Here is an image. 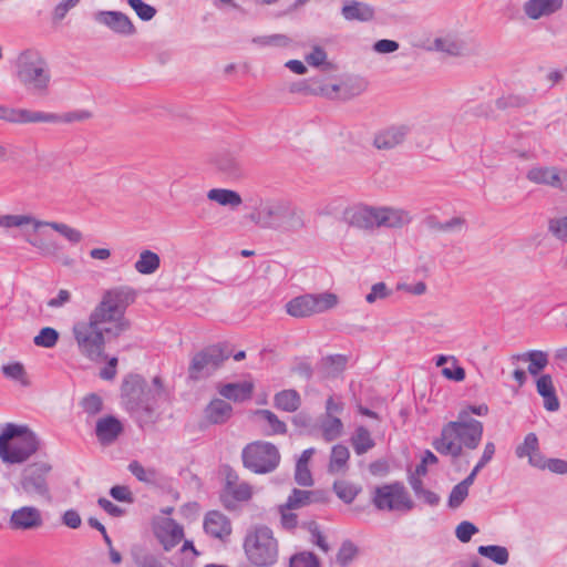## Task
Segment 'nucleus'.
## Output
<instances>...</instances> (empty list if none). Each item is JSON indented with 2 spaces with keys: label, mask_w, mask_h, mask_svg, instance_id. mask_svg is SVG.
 <instances>
[{
  "label": "nucleus",
  "mask_w": 567,
  "mask_h": 567,
  "mask_svg": "<svg viewBox=\"0 0 567 567\" xmlns=\"http://www.w3.org/2000/svg\"><path fill=\"white\" fill-rule=\"evenodd\" d=\"M135 297L136 293L130 286H115L104 291L89 319L73 326L72 332L81 354L90 360L102 358L104 334L118 337L128 330L130 321L124 315Z\"/></svg>",
  "instance_id": "obj_1"
},
{
  "label": "nucleus",
  "mask_w": 567,
  "mask_h": 567,
  "mask_svg": "<svg viewBox=\"0 0 567 567\" xmlns=\"http://www.w3.org/2000/svg\"><path fill=\"white\" fill-rule=\"evenodd\" d=\"M483 423L461 410L455 421L443 425L441 434L433 441V447L442 455L458 458L464 450H476L483 437Z\"/></svg>",
  "instance_id": "obj_2"
},
{
  "label": "nucleus",
  "mask_w": 567,
  "mask_h": 567,
  "mask_svg": "<svg viewBox=\"0 0 567 567\" xmlns=\"http://www.w3.org/2000/svg\"><path fill=\"white\" fill-rule=\"evenodd\" d=\"M343 220L359 229L402 228L412 221L411 214L402 208L357 206L344 210Z\"/></svg>",
  "instance_id": "obj_3"
},
{
  "label": "nucleus",
  "mask_w": 567,
  "mask_h": 567,
  "mask_svg": "<svg viewBox=\"0 0 567 567\" xmlns=\"http://www.w3.org/2000/svg\"><path fill=\"white\" fill-rule=\"evenodd\" d=\"M38 449V439L27 426L9 423L0 435V457L4 463H23Z\"/></svg>",
  "instance_id": "obj_4"
},
{
  "label": "nucleus",
  "mask_w": 567,
  "mask_h": 567,
  "mask_svg": "<svg viewBox=\"0 0 567 567\" xmlns=\"http://www.w3.org/2000/svg\"><path fill=\"white\" fill-rule=\"evenodd\" d=\"M243 546L248 561L256 567H271L278 561V540L274 532L265 525L250 528Z\"/></svg>",
  "instance_id": "obj_5"
},
{
  "label": "nucleus",
  "mask_w": 567,
  "mask_h": 567,
  "mask_svg": "<svg viewBox=\"0 0 567 567\" xmlns=\"http://www.w3.org/2000/svg\"><path fill=\"white\" fill-rule=\"evenodd\" d=\"M91 112L86 110H75L63 114L48 113L42 111H31L27 109H13L0 105V120L14 124L27 123H64L83 122L91 118Z\"/></svg>",
  "instance_id": "obj_6"
},
{
  "label": "nucleus",
  "mask_w": 567,
  "mask_h": 567,
  "mask_svg": "<svg viewBox=\"0 0 567 567\" xmlns=\"http://www.w3.org/2000/svg\"><path fill=\"white\" fill-rule=\"evenodd\" d=\"M121 395L125 408L130 412L147 416L153 414L156 393L140 374H130L123 380Z\"/></svg>",
  "instance_id": "obj_7"
},
{
  "label": "nucleus",
  "mask_w": 567,
  "mask_h": 567,
  "mask_svg": "<svg viewBox=\"0 0 567 567\" xmlns=\"http://www.w3.org/2000/svg\"><path fill=\"white\" fill-rule=\"evenodd\" d=\"M244 466L256 474L274 472L280 463V453L276 445L265 441L247 444L241 453Z\"/></svg>",
  "instance_id": "obj_8"
},
{
  "label": "nucleus",
  "mask_w": 567,
  "mask_h": 567,
  "mask_svg": "<svg viewBox=\"0 0 567 567\" xmlns=\"http://www.w3.org/2000/svg\"><path fill=\"white\" fill-rule=\"evenodd\" d=\"M372 503L379 511L388 512L408 513L415 507L405 486L400 482L375 487Z\"/></svg>",
  "instance_id": "obj_9"
},
{
  "label": "nucleus",
  "mask_w": 567,
  "mask_h": 567,
  "mask_svg": "<svg viewBox=\"0 0 567 567\" xmlns=\"http://www.w3.org/2000/svg\"><path fill=\"white\" fill-rule=\"evenodd\" d=\"M31 225L34 230L41 227H50L54 231L59 233L70 244L78 245L83 240V234L68 224L59 221H44L34 218L31 215H1L0 214V227L10 229Z\"/></svg>",
  "instance_id": "obj_10"
},
{
  "label": "nucleus",
  "mask_w": 567,
  "mask_h": 567,
  "mask_svg": "<svg viewBox=\"0 0 567 567\" xmlns=\"http://www.w3.org/2000/svg\"><path fill=\"white\" fill-rule=\"evenodd\" d=\"M19 80L29 89L42 94L50 84L51 74L47 61L39 54L24 55L19 64Z\"/></svg>",
  "instance_id": "obj_11"
},
{
  "label": "nucleus",
  "mask_w": 567,
  "mask_h": 567,
  "mask_svg": "<svg viewBox=\"0 0 567 567\" xmlns=\"http://www.w3.org/2000/svg\"><path fill=\"white\" fill-rule=\"evenodd\" d=\"M337 303L338 297L331 292L303 295L291 299L286 305V310L292 317L303 318L327 311Z\"/></svg>",
  "instance_id": "obj_12"
},
{
  "label": "nucleus",
  "mask_w": 567,
  "mask_h": 567,
  "mask_svg": "<svg viewBox=\"0 0 567 567\" xmlns=\"http://www.w3.org/2000/svg\"><path fill=\"white\" fill-rule=\"evenodd\" d=\"M228 359L219 346H212L196 353L188 367L189 379L197 381L209 377Z\"/></svg>",
  "instance_id": "obj_13"
},
{
  "label": "nucleus",
  "mask_w": 567,
  "mask_h": 567,
  "mask_svg": "<svg viewBox=\"0 0 567 567\" xmlns=\"http://www.w3.org/2000/svg\"><path fill=\"white\" fill-rule=\"evenodd\" d=\"M285 200L284 198L260 200L248 215L249 220L264 229H279Z\"/></svg>",
  "instance_id": "obj_14"
},
{
  "label": "nucleus",
  "mask_w": 567,
  "mask_h": 567,
  "mask_svg": "<svg viewBox=\"0 0 567 567\" xmlns=\"http://www.w3.org/2000/svg\"><path fill=\"white\" fill-rule=\"evenodd\" d=\"M51 466L40 462L27 466L23 471L22 487L27 493L45 496L49 492L45 481Z\"/></svg>",
  "instance_id": "obj_15"
},
{
  "label": "nucleus",
  "mask_w": 567,
  "mask_h": 567,
  "mask_svg": "<svg viewBox=\"0 0 567 567\" xmlns=\"http://www.w3.org/2000/svg\"><path fill=\"white\" fill-rule=\"evenodd\" d=\"M154 534L165 551L172 550L184 537L183 527L174 519L166 517L155 523Z\"/></svg>",
  "instance_id": "obj_16"
},
{
  "label": "nucleus",
  "mask_w": 567,
  "mask_h": 567,
  "mask_svg": "<svg viewBox=\"0 0 567 567\" xmlns=\"http://www.w3.org/2000/svg\"><path fill=\"white\" fill-rule=\"evenodd\" d=\"M94 20L121 35L127 37L136 32L131 19L121 11H97L94 13Z\"/></svg>",
  "instance_id": "obj_17"
},
{
  "label": "nucleus",
  "mask_w": 567,
  "mask_h": 567,
  "mask_svg": "<svg viewBox=\"0 0 567 567\" xmlns=\"http://www.w3.org/2000/svg\"><path fill=\"white\" fill-rule=\"evenodd\" d=\"M217 171L230 182H236L245 177L246 172L241 158L231 152L219 153L215 157Z\"/></svg>",
  "instance_id": "obj_18"
},
{
  "label": "nucleus",
  "mask_w": 567,
  "mask_h": 567,
  "mask_svg": "<svg viewBox=\"0 0 567 567\" xmlns=\"http://www.w3.org/2000/svg\"><path fill=\"white\" fill-rule=\"evenodd\" d=\"M42 525L41 512L33 506H23L12 512L9 527L13 530H27Z\"/></svg>",
  "instance_id": "obj_19"
},
{
  "label": "nucleus",
  "mask_w": 567,
  "mask_h": 567,
  "mask_svg": "<svg viewBox=\"0 0 567 567\" xmlns=\"http://www.w3.org/2000/svg\"><path fill=\"white\" fill-rule=\"evenodd\" d=\"M305 226V212L292 202L286 199L280 219V228L278 230L297 233Z\"/></svg>",
  "instance_id": "obj_20"
},
{
  "label": "nucleus",
  "mask_w": 567,
  "mask_h": 567,
  "mask_svg": "<svg viewBox=\"0 0 567 567\" xmlns=\"http://www.w3.org/2000/svg\"><path fill=\"white\" fill-rule=\"evenodd\" d=\"M515 454L518 458H528V463L533 467L544 466V455L539 449L538 437L535 433H528L524 442L516 446Z\"/></svg>",
  "instance_id": "obj_21"
},
{
  "label": "nucleus",
  "mask_w": 567,
  "mask_h": 567,
  "mask_svg": "<svg viewBox=\"0 0 567 567\" xmlns=\"http://www.w3.org/2000/svg\"><path fill=\"white\" fill-rule=\"evenodd\" d=\"M122 432V423L112 415L99 419L95 425V434L102 445L114 443Z\"/></svg>",
  "instance_id": "obj_22"
},
{
  "label": "nucleus",
  "mask_w": 567,
  "mask_h": 567,
  "mask_svg": "<svg viewBox=\"0 0 567 567\" xmlns=\"http://www.w3.org/2000/svg\"><path fill=\"white\" fill-rule=\"evenodd\" d=\"M252 495L251 486L246 482H238L236 474L229 473L226 477V486L224 494V503L226 507H231L233 504L228 501L231 497L236 502H246Z\"/></svg>",
  "instance_id": "obj_23"
},
{
  "label": "nucleus",
  "mask_w": 567,
  "mask_h": 567,
  "mask_svg": "<svg viewBox=\"0 0 567 567\" xmlns=\"http://www.w3.org/2000/svg\"><path fill=\"white\" fill-rule=\"evenodd\" d=\"M204 529L208 535L224 539L231 534V524L227 516L220 512L212 511L205 516Z\"/></svg>",
  "instance_id": "obj_24"
},
{
  "label": "nucleus",
  "mask_w": 567,
  "mask_h": 567,
  "mask_svg": "<svg viewBox=\"0 0 567 567\" xmlns=\"http://www.w3.org/2000/svg\"><path fill=\"white\" fill-rule=\"evenodd\" d=\"M563 7V0H528L524 3L525 14L533 20L550 16Z\"/></svg>",
  "instance_id": "obj_25"
},
{
  "label": "nucleus",
  "mask_w": 567,
  "mask_h": 567,
  "mask_svg": "<svg viewBox=\"0 0 567 567\" xmlns=\"http://www.w3.org/2000/svg\"><path fill=\"white\" fill-rule=\"evenodd\" d=\"M341 14L348 21L368 22L373 20L375 10L368 3L350 0L342 7Z\"/></svg>",
  "instance_id": "obj_26"
},
{
  "label": "nucleus",
  "mask_w": 567,
  "mask_h": 567,
  "mask_svg": "<svg viewBox=\"0 0 567 567\" xmlns=\"http://www.w3.org/2000/svg\"><path fill=\"white\" fill-rule=\"evenodd\" d=\"M406 133V126H391L374 136L373 145L378 150H391L404 141Z\"/></svg>",
  "instance_id": "obj_27"
},
{
  "label": "nucleus",
  "mask_w": 567,
  "mask_h": 567,
  "mask_svg": "<svg viewBox=\"0 0 567 567\" xmlns=\"http://www.w3.org/2000/svg\"><path fill=\"white\" fill-rule=\"evenodd\" d=\"M559 168L555 166H534L528 169L526 178L538 185H546L556 188L559 182Z\"/></svg>",
  "instance_id": "obj_28"
},
{
  "label": "nucleus",
  "mask_w": 567,
  "mask_h": 567,
  "mask_svg": "<svg viewBox=\"0 0 567 567\" xmlns=\"http://www.w3.org/2000/svg\"><path fill=\"white\" fill-rule=\"evenodd\" d=\"M254 383L250 381L239 383H226L218 388L219 394L234 402H244L251 398Z\"/></svg>",
  "instance_id": "obj_29"
},
{
  "label": "nucleus",
  "mask_w": 567,
  "mask_h": 567,
  "mask_svg": "<svg viewBox=\"0 0 567 567\" xmlns=\"http://www.w3.org/2000/svg\"><path fill=\"white\" fill-rule=\"evenodd\" d=\"M538 394L544 399V406L550 412L559 409V400L556 395L553 379L549 374H543L536 382Z\"/></svg>",
  "instance_id": "obj_30"
},
{
  "label": "nucleus",
  "mask_w": 567,
  "mask_h": 567,
  "mask_svg": "<svg viewBox=\"0 0 567 567\" xmlns=\"http://www.w3.org/2000/svg\"><path fill=\"white\" fill-rule=\"evenodd\" d=\"M233 408L221 399L213 400L205 409L206 419L214 424L225 423L231 416Z\"/></svg>",
  "instance_id": "obj_31"
},
{
  "label": "nucleus",
  "mask_w": 567,
  "mask_h": 567,
  "mask_svg": "<svg viewBox=\"0 0 567 567\" xmlns=\"http://www.w3.org/2000/svg\"><path fill=\"white\" fill-rule=\"evenodd\" d=\"M161 266L159 256L148 249L140 252L137 260L134 264V269L141 275H153Z\"/></svg>",
  "instance_id": "obj_32"
},
{
  "label": "nucleus",
  "mask_w": 567,
  "mask_h": 567,
  "mask_svg": "<svg viewBox=\"0 0 567 567\" xmlns=\"http://www.w3.org/2000/svg\"><path fill=\"white\" fill-rule=\"evenodd\" d=\"M274 405L281 411L295 412L301 405L300 394L292 389L282 390L275 394Z\"/></svg>",
  "instance_id": "obj_33"
},
{
  "label": "nucleus",
  "mask_w": 567,
  "mask_h": 567,
  "mask_svg": "<svg viewBox=\"0 0 567 567\" xmlns=\"http://www.w3.org/2000/svg\"><path fill=\"white\" fill-rule=\"evenodd\" d=\"M209 200L216 202L221 206L236 208L241 205L243 199L239 193L226 188H213L207 193Z\"/></svg>",
  "instance_id": "obj_34"
},
{
  "label": "nucleus",
  "mask_w": 567,
  "mask_h": 567,
  "mask_svg": "<svg viewBox=\"0 0 567 567\" xmlns=\"http://www.w3.org/2000/svg\"><path fill=\"white\" fill-rule=\"evenodd\" d=\"M350 452L347 446L337 444L331 450L328 471L331 474L344 473L348 467Z\"/></svg>",
  "instance_id": "obj_35"
},
{
  "label": "nucleus",
  "mask_w": 567,
  "mask_h": 567,
  "mask_svg": "<svg viewBox=\"0 0 567 567\" xmlns=\"http://www.w3.org/2000/svg\"><path fill=\"white\" fill-rule=\"evenodd\" d=\"M518 360L529 362L528 372L537 375L548 364V354L542 350H530L516 357Z\"/></svg>",
  "instance_id": "obj_36"
},
{
  "label": "nucleus",
  "mask_w": 567,
  "mask_h": 567,
  "mask_svg": "<svg viewBox=\"0 0 567 567\" xmlns=\"http://www.w3.org/2000/svg\"><path fill=\"white\" fill-rule=\"evenodd\" d=\"M318 501L319 497L317 492L293 488L285 504V507L287 509H298Z\"/></svg>",
  "instance_id": "obj_37"
},
{
  "label": "nucleus",
  "mask_w": 567,
  "mask_h": 567,
  "mask_svg": "<svg viewBox=\"0 0 567 567\" xmlns=\"http://www.w3.org/2000/svg\"><path fill=\"white\" fill-rule=\"evenodd\" d=\"M348 357L343 354L328 355L321 360V369L328 378H336L342 373L347 367Z\"/></svg>",
  "instance_id": "obj_38"
},
{
  "label": "nucleus",
  "mask_w": 567,
  "mask_h": 567,
  "mask_svg": "<svg viewBox=\"0 0 567 567\" xmlns=\"http://www.w3.org/2000/svg\"><path fill=\"white\" fill-rule=\"evenodd\" d=\"M434 47L437 51H442L453 56L464 55L466 47L464 42L457 38L444 37L434 40Z\"/></svg>",
  "instance_id": "obj_39"
},
{
  "label": "nucleus",
  "mask_w": 567,
  "mask_h": 567,
  "mask_svg": "<svg viewBox=\"0 0 567 567\" xmlns=\"http://www.w3.org/2000/svg\"><path fill=\"white\" fill-rule=\"evenodd\" d=\"M351 444L358 455L367 453L375 445L370 432L364 426L357 427L354 434L351 437Z\"/></svg>",
  "instance_id": "obj_40"
},
{
  "label": "nucleus",
  "mask_w": 567,
  "mask_h": 567,
  "mask_svg": "<svg viewBox=\"0 0 567 567\" xmlns=\"http://www.w3.org/2000/svg\"><path fill=\"white\" fill-rule=\"evenodd\" d=\"M29 243L34 246L38 251L44 257L51 258H60L62 245H60L54 238L51 237H41L35 238L34 240H29Z\"/></svg>",
  "instance_id": "obj_41"
},
{
  "label": "nucleus",
  "mask_w": 567,
  "mask_h": 567,
  "mask_svg": "<svg viewBox=\"0 0 567 567\" xmlns=\"http://www.w3.org/2000/svg\"><path fill=\"white\" fill-rule=\"evenodd\" d=\"M333 491L340 499L350 504L361 492V487L346 480H340L334 482Z\"/></svg>",
  "instance_id": "obj_42"
},
{
  "label": "nucleus",
  "mask_w": 567,
  "mask_h": 567,
  "mask_svg": "<svg viewBox=\"0 0 567 567\" xmlns=\"http://www.w3.org/2000/svg\"><path fill=\"white\" fill-rule=\"evenodd\" d=\"M478 554L491 559L497 565H505L509 559V554L506 547L498 545L480 546Z\"/></svg>",
  "instance_id": "obj_43"
},
{
  "label": "nucleus",
  "mask_w": 567,
  "mask_h": 567,
  "mask_svg": "<svg viewBox=\"0 0 567 567\" xmlns=\"http://www.w3.org/2000/svg\"><path fill=\"white\" fill-rule=\"evenodd\" d=\"M322 436L327 442H331L341 436L343 424L337 416H326L321 423Z\"/></svg>",
  "instance_id": "obj_44"
},
{
  "label": "nucleus",
  "mask_w": 567,
  "mask_h": 567,
  "mask_svg": "<svg viewBox=\"0 0 567 567\" xmlns=\"http://www.w3.org/2000/svg\"><path fill=\"white\" fill-rule=\"evenodd\" d=\"M256 415L262 417L270 426V431L266 433L267 435L285 434L287 432L286 423L279 420L272 411L257 410Z\"/></svg>",
  "instance_id": "obj_45"
},
{
  "label": "nucleus",
  "mask_w": 567,
  "mask_h": 567,
  "mask_svg": "<svg viewBox=\"0 0 567 567\" xmlns=\"http://www.w3.org/2000/svg\"><path fill=\"white\" fill-rule=\"evenodd\" d=\"M530 102V96L523 94H508L496 100V106L499 110L524 107Z\"/></svg>",
  "instance_id": "obj_46"
},
{
  "label": "nucleus",
  "mask_w": 567,
  "mask_h": 567,
  "mask_svg": "<svg viewBox=\"0 0 567 567\" xmlns=\"http://www.w3.org/2000/svg\"><path fill=\"white\" fill-rule=\"evenodd\" d=\"M59 340V332L51 327H45L34 337V344L42 348H53Z\"/></svg>",
  "instance_id": "obj_47"
},
{
  "label": "nucleus",
  "mask_w": 567,
  "mask_h": 567,
  "mask_svg": "<svg viewBox=\"0 0 567 567\" xmlns=\"http://www.w3.org/2000/svg\"><path fill=\"white\" fill-rule=\"evenodd\" d=\"M357 554V546L350 540H344L338 550L336 561L341 567H347L355 558Z\"/></svg>",
  "instance_id": "obj_48"
},
{
  "label": "nucleus",
  "mask_w": 567,
  "mask_h": 567,
  "mask_svg": "<svg viewBox=\"0 0 567 567\" xmlns=\"http://www.w3.org/2000/svg\"><path fill=\"white\" fill-rule=\"evenodd\" d=\"M289 567H320V563L313 553L301 551L291 556Z\"/></svg>",
  "instance_id": "obj_49"
},
{
  "label": "nucleus",
  "mask_w": 567,
  "mask_h": 567,
  "mask_svg": "<svg viewBox=\"0 0 567 567\" xmlns=\"http://www.w3.org/2000/svg\"><path fill=\"white\" fill-rule=\"evenodd\" d=\"M128 471L141 482L154 483L156 478V472L151 468H145L137 461H133L128 464Z\"/></svg>",
  "instance_id": "obj_50"
},
{
  "label": "nucleus",
  "mask_w": 567,
  "mask_h": 567,
  "mask_svg": "<svg viewBox=\"0 0 567 567\" xmlns=\"http://www.w3.org/2000/svg\"><path fill=\"white\" fill-rule=\"evenodd\" d=\"M127 3L143 21L152 20L156 14V9L142 0H127Z\"/></svg>",
  "instance_id": "obj_51"
},
{
  "label": "nucleus",
  "mask_w": 567,
  "mask_h": 567,
  "mask_svg": "<svg viewBox=\"0 0 567 567\" xmlns=\"http://www.w3.org/2000/svg\"><path fill=\"white\" fill-rule=\"evenodd\" d=\"M254 43L262 47H288L290 39L285 34H271L265 37H257L252 40Z\"/></svg>",
  "instance_id": "obj_52"
},
{
  "label": "nucleus",
  "mask_w": 567,
  "mask_h": 567,
  "mask_svg": "<svg viewBox=\"0 0 567 567\" xmlns=\"http://www.w3.org/2000/svg\"><path fill=\"white\" fill-rule=\"evenodd\" d=\"M468 489L466 486H464L462 483L456 484L450 494L449 497V506L451 508H457L462 505V503L465 501V498L468 495Z\"/></svg>",
  "instance_id": "obj_53"
},
{
  "label": "nucleus",
  "mask_w": 567,
  "mask_h": 567,
  "mask_svg": "<svg viewBox=\"0 0 567 567\" xmlns=\"http://www.w3.org/2000/svg\"><path fill=\"white\" fill-rule=\"evenodd\" d=\"M71 292L66 289H60L55 295H52L50 298L44 300L43 302L48 308L58 309L70 302Z\"/></svg>",
  "instance_id": "obj_54"
},
{
  "label": "nucleus",
  "mask_w": 567,
  "mask_h": 567,
  "mask_svg": "<svg viewBox=\"0 0 567 567\" xmlns=\"http://www.w3.org/2000/svg\"><path fill=\"white\" fill-rule=\"evenodd\" d=\"M548 228L555 237L567 241V216L550 219Z\"/></svg>",
  "instance_id": "obj_55"
},
{
  "label": "nucleus",
  "mask_w": 567,
  "mask_h": 567,
  "mask_svg": "<svg viewBox=\"0 0 567 567\" xmlns=\"http://www.w3.org/2000/svg\"><path fill=\"white\" fill-rule=\"evenodd\" d=\"M81 405L85 413L95 415L102 410V399L97 394L91 393L83 398Z\"/></svg>",
  "instance_id": "obj_56"
},
{
  "label": "nucleus",
  "mask_w": 567,
  "mask_h": 567,
  "mask_svg": "<svg viewBox=\"0 0 567 567\" xmlns=\"http://www.w3.org/2000/svg\"><path fill=\"white\" fill-rule=\"evenodd\" d=\"M477 532L478 528L473 523L464 520L457 525L455 535L460 542L467 543Z\"/></svg>",
  "instance_id": "obj_57"
},
{
  "label": "nucleus",
  "mask_w": 567,
  "mask_h": 567,
  "mask_svg": "<svg viewBox=\"0 0 567 567\" xmlns=\"http://www.w3.org/2000/svg\"><path fill=\"white\" fill-rule=\"evenodd\" d=\"M2 373L9 379L21 381L23 384H25L23 381L25 377V370L20 362L2 365Z\"/></svg>",
  "instance_id": "obj_58"
},
{
  "label": "nucleus",
  "mask_w": 567,
  "mask_h": 567,
  "mask_svg": "<svg viewBox=\"0 0 567 567\" xmlns=\"http://www.w3.org/2000/svg\"><path fill=\"white\" fill-rule=\"evenodd\" d=\"M451 362L453 368H443L442 374L453 381L461 382L465 379V370L457 364V360L454 357H451Z\"/></svg>",
  "instance_id": "obj_59"
},
{
  "label": "nucleus",
  "mask_w": 567,
  "mask_h": 567,
  "mask_svg": "<svg viewBox=\"0 0 567 567\" xmlns=\"http://www.w3.org/2000/svg\"><path fill=\"white\" fill-rule=\"evenodd\" d=\"M539 470H549L556 474H567V461L560 458H546L544 457V466Z\"/></svg>",
  "instance_id": "obj_60"
},
{
  "label": "nucleus",
  "mask_w": 567,
  "mask_h": 567,
  "mask_svg": "<svg viewBox=\"0 0 567 567\" xmlns=\"http://www.w3.org/2000/svg\"><path fill=\"white\" fill-rule=\"evenodd\" d=\"M394 292V289L389 286H372L371 292L365 296L369 303L378 299H385Z\"/></svg>",
  "instance_id": "obj_61"
},
{
  "label": "nucleus",
  "mask_w": 567,
  "mask_h": 567,
  "mask_svg": "<svg viewBox=\"0 0 567 567\" xmlns=\"http://www.w3.org/2000/svg\"><path fill=\"white\" fill-rule=\"evenodd\" d=\"M306 61L312 66H321L326 64L327 52L321 47H315L312 51L306 56Z\"/></svg>",
  "instance_id": "obj_62"
},
{
  "label": "nucleus",
  "mask_w": 567,
  "mask_h": 567,
  "mask_svg": "<svg viewBox=\"0 0 567 567\" xmlns=\"http://www.w3.org/2000/svg\"><path fill=\"white\" fill-rule=\"evenodd\" d=\"M62 524L69 528L76 529L82 524V518L78 511L68 509L61 516Z\"/></svg>",
  "instance_id": "obj_63"
},
{
  "label": "nucleus",
  "mask_w": 567,
  "mask_h": 567,
  "mask_svg": "<svg viewBox=\"0 0 567 567\" xmlns=\"http://www.w3.org/2000/svg\"><path fill=\"white\" fill-rule=\"evenodd\" d=\"M110 495L118 502L133 503V501H134L130 488L127 486H123V485L113 486L110 489Z\"/></svg>",
  "instance_id": "obj_64"
}]
</instances>
